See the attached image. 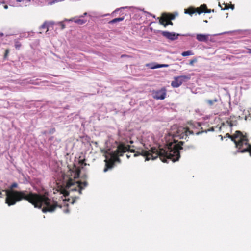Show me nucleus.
<instances>
[{"label":"nucleus","mask_w":251,"mask_h":251,"mask_svg":"<svg viewBox=\"0 0 251 251\" xmlns=\"http://www.w3.org/2000/svg\"><path fill=\"white\" fill-rule=\"evenodd\" d=\"M128 7H122L119 8H117L115 10H114L111 14L112 17H116L117 16V13L120 12L119 13L121 12L122 9H124L126 8H127Z\"/></svg>","instance_id":"nucleus-18"},{"label":"nucleus","mask_w":251,"mask_h":251,"mask_svg":"<svg viewBox=\"0 0 251 251\" xmlns=\"http://www.w3.org/2000/svg\"><path fill=\"white\" fill-rule=\"evenodd\" d=\"M146 66L148 67L151 69H155L157 68H160L162 67H168L169 65L168 64H159L156 63H151L146 64Z\"/></svg>","instance_id":"nucleus-11"},{"label":"nucleus","mask_w":251,"mask_h":251,"mask_svg":"<svg viewBox=\"0 0 251 251\" xmlns=\"http://www.w3.org/2000/svg\"><path fill=\"white\" fill-rule=\"evenodd\" d=\"M124 19H125V16H122L121 17H118V18H115L112 19V20L108 22V24L112 25V24H114L116 23L117 22H119L122 21Z\"/></svg>","instance_id":"nucleus-15"},{"label":"nucleus","mask_w":251,"mask_h":251,"mask_svg":"<svg viewBox=\"0 0 251 251\" xmlns=\"http://www.w3.org/2000/svg\"><path fill=\"white\" fill-rule=\"evenodd\" d=\"M184 13L185 14H189L191 16L192 15V14H194L195 13V7H189V8L184 9Z\"/></svg>","instance_id":"nucleus-16"},{"label":"nucleus","mask_w":251,"mask_h":251,"mask_svg":"<svg viewBox=\"0 0 251 251\" xmlns=\"http://www.w3.org/2000/svg\"><path fill=\"white\" fill-rule=\"evenodd\" d=\"M204 22H205V23H207V22H208V21L206 20H204Z\"/></svg>","instance_id":"nucleus-55"},{"label":"nucleus","mask_w":251,"mask_h":251,"mask_svg":"<svg viewBox=\"0 0 251 251\" xmlns=\"http://www.w3.org/2000/svg\"><path fill=\"white\" fill-rule=\"evenodd\" d=\"M159 19V23L160 25L164 26V27H166L168 25V20H164V18H163V16L162 15L161 17L158 18Z\"/></svg>","instance_id":"nucleus-17"},{"label":"nucleus","mask_w":251,"mask_h":251,"mask_svg":"<svg viewBox=\"0 0 251 251\" xmlns=\"http://www.w3.org/2000/svg\"><path fill=\"white\" fill-rule=\"evenodd\" d=\"M211 12V9H209L207 8V9H206V10H204V13H209Z\"/></svg>","instance_id":"nucleus-35"},{"label":"nucleus","mask_w":251,"mask_h":251,"mask_svg":"<svg viewBox=\"0 0 251 251\" xmlns=\"http://www.w3.org/2000/svg\"><path fill=\"white\" fill-rule=\"evenodd\" d=\"M54 24V22L53 21L48 22V25H49V27L50 26H52Z\"/></svg>","instance_id":"nucleus-32"},{"label":"nucleus","mask_w":251,"mask_h":251,"mask_svg":"<svg viewBox=\"0 0 251 251\" xmlns=\"http://www.w3.org/2000/svg\"><path fill=\"white\" fill-rule=\"evenodd\" d=\"M126 157L127 158H129L130 157V156L128 154H126Z\"/></svg>","instance_id":"nucleus-50"},{"label":"nucleus","mask_w":251,"mask_h":251,"mask_svg":"<svg viewBox=\"0 0 251 251\" xmlns=\"http://www.w3.org/2000/svg\"><path fill=\"white\" fill-rule=\"evenodd\" d=\"M88 185L87 181L81 182L76 181L75 179H72L70 177L66 182L65 188H62L60 189L61 193L63 194L65 197L69 195V191L78 190L79 193H82V190Z\"/></svg>","instance_id":"nucleus-4"},{"label":"nucleus","mask_w":251,"mask_h":251,"mask_svg":"<svg viewBox=\"0 0 251 251\" xmlns=\"http://www.w3.org/2000/svg\"><path fill=\"white\" fill-rule=\"evenodd\" d=\"M223 33H220V34H215L214 35V36H216V35H222L223 34Z\"/></svg>","instance_id":"nucleus-51"},{"label":"nucleus","mask_w":251,"mask_h":251,"mask_svg":"<svg viewBox=\"0 0 251 251\" xmlns=\"http://www.w3.org/2000/svg\"><path fill=\"white\" fill-rule=\"evenodd\" d=\"M220 136H221L222 140H223V137L221 135H220Z\"/></svg>","instance_id":"nucleus-59"},{"label":"nucleus","mask_w":251,"mask_h":251,"mask_svg":"<svg viewBox=\"0 0 251 251\" xmlns=\"http://www.w3.org/2000/svg\"><path fill=\"white\" fill-rule=\"evenodd\" d=\"M138 155H137V154H134L133 155L134 157H136V156H138Z\"/></svg>","instance_id":"nucleus-52"},{"label":"nucleus","mask_w":251,"mask_h":251,"mask_svg":"<svg viewBox=\"0 0 251 251\" xmlns=\"http://www.w3.org/2000/svg\"><path fill=\"white\" fill-rule=\"evenodd\" d=\"M74 18H72L70 19H65L64 21H74L75 23L78 24L79 25H82L86 22V20L81 19H77L74 20Z\"/></svg>","instance_id":"nucleus-13"},{"label":"nucleus","mask_w":251,"mask_h":251,"mask_svg":"<svg viewBox=\"0 0 251 251\" xmlns=\"http://www.w3.org/2000/svg\"><path fill=\"white\" fill-rule=\"evenodd\" d=\"M25 0H17V2H22V1H24Z\"/></svg>","instance_id":"nucleus-49"},{"label":"nucleus","mask_w":251,"mask_h":251,"mask_svg":"<svg viewBox=\"0 0 251 251\" xmlns=\"http://www.w3.org/2000/svg\"><path fill=\"white\" fill-rule=\"evenodd\" d=\"M174 142H175V143H176V140H174Z\"/></svg>","instance_id":"nucleus-60"},{"label":"nucleus","mask_w":251,"mask_h":251,"mask_svg":"<svg viewBox=\"0 0 251 251\" xmlns=\"http://www.w3.org/2000/svg\"><path fill=\"white\" fill-rule=\"evenodd\" d=\"M72 173H80V171H79V172H72Z\"/></svg>","instance_id":"nucleus-53"},{"label":"nucleus","mask_w":251,"mask_h":251,"mask_svg":"<svg viewBox=\"0 0 251 251\" xmlns=\"http://www.w3.org/2000/svg\"><path fill=\"white\" fill-rule=\"evenodd\" d=\"M28 82L29 83H30V84H35V85H37V84H38V83H37V82H36L35 81V80H31H31H30Z\"/></svg>","instance_id":"nucleus-33"},{"label":"nucleus","mask_w":251,"mask_h":251,"mask_svg":"<svg viewBox=\"0 0 251 251\" xmlns=\"http://www.w3.org/2000/svg\"><path fill=\"white\" fill-rule=\"evenodd\" d=\"M27 2H30L31 0H26Z\"/></svg>","instance_id":"nucleus-56"},{"label":"nucleus","mask_w":251,"mask_h":251,"mask_svg":"<svg viewBox=\"0 0 251 251\" xmlns=\"http://www.w3.org/2000/svg\"><path fill=\"white\" fill-rule=\"evenodd\" d=\"M55 129L54 128H53L50 131V133L53 134L55 132Z\"/></svg>","instance_id":"nucleus-37"},{"label":"nucleus","mask_w":251,"mask_h":251,"mask_svg":"<svg viewBox=\"0 0 251 251\" xmlns=\"http://www.w3.org/2000/svg\"><path fill=\"white\" fill-rule=\"evenodd\" d=\"M226 123L228 124L231 127L234 126V124L231 122H229V121H227Z\"/></svg>","instance_id":"nucleus-34"},{"label":"nucleus","mask_w":251,"mask_h":251,"mask_svg":"<svg viewBox=\"0 0 251 251\" xmlns=\"http://www.w3.org/2000/svg\"><path fill=\"white\" fill-rule=\"evenodd\" d=\"M153 98L156 100H164L166 95V90L165 88H162L160 90L153 91L152 93Z\"/></svg>","instance_id":"nucleus-8"},{"label":"nucleus","mask_w":251,"mask_h":251,"mask_svg":"<svg viewBox=\"0 0 251 251\" xmlns=\"http://www.w3.org/2000/svg\"><path fill=\"white\" fill-rule=\"evenodd\" d=\"M232 122L234 124V125H236V124L237 123V121L236 120H235L234 121H232Z\"/></svg>","instance_id":"nucleus-42"},{"label":"nucleus","mask_w":251,"mask_h":251,"mask_svg":"<svg viewBox=\"0 0 251 251\" xmlns=\"http://www.w3.org/2000/svg\"><path fill=\"white\" fill-rule=\"evenodd\" d=\"M4 36V34L2 32H0V37H3Z\"/></svg>","instance_id":"nucleus-46"},{"label":"nucleus","mask_w":251,"mask_h":251,"mask_svg":"<svg viewBox=\"0 0 251 251\" xmlns=\"http://www.w3.org/2000/svg\"><path fill=\"white\" fill-rule=\"evenodd\" d=\"M197 58H194L190 61L189 64L190 65L193 66L194 65V63L197 62Z\"/></svg>","instance_id":"nucleus-28"},{"label":"nucleus","mask_w":251,"mask_h":251,"mask_svg":"<svg viewBox=\"0 0 251 251\" xmlns=\"http://www.w3.org/2000/svg\"><path fill=\"white\" fill-rule=\"evenodd\" d=\"M224 4L225 5V7H224V8H222V7L221 6L220 3L219 4V6L221 7V9L222 10H228V9H229V7L228 4L226 3V4Z\"/></svg>","instance_id":"nucleus-27"},{"label":"nucleus","mask_w":251,"mask_h":251,"mask_svg":"<svg viewBox=\"0 0 251 251\" xmlns=\"http://www.w3.org/2000/svg\"><path fill=\"white\" fill-rule=\"evenodd\" d=\"M79 165H80V167L83 169L84 167V166H86L87 164L85 162V159H79L78 161Z\"/></svg>","instance_id":"nucleus-21"},{"label":"nucleus","mask_w":251,"mask_h":251,"mask_svg":"<svg viewBox=\"0 0 251 251\" xmlns=\"http://www.w3.org/2000/svg\"><path fill=\"white\" fill-rule=\"evenodd\" d=\"M195 13H197L198 14H201L204 13V10H201L200 7L195 8Z\"/></svg>","instance_id":"nucleus-25"},{"label":"nucleus","mask_w":251,"mask_h":251,"mask_svg":"<svg viewBox=\"0 0 251 251\" xmlns=\"http://www.w3.org/2000/svg\"><path fill=\"white\" fill-rule=\"evenodd\" d=\"M92 143H94L95 144H97V142H92Z\"/></svg>","instance_id":"nucleus-54"},{"label":"nucleus","mask_w":251,"mask_h":251,"mask_svg":"<svg viewBox=\"0 0 251 251\" xmlns=\"http://www.w3.org/2000/svg\"><path fill=\"white\" fill-rule=\"evenodd\" d=\"M247 145L248 146V147L247 148L244 149L243 150H240V149H239L237 151V152L241 153L249 152L250 153V155L251 156V145H250L249 143L248 144H247Z\"/></svg>","instance_id":"nucleus-14"},{"label":"nucleus","mask_w":251,"mask_h":251,"mask_svg":"<svg viewBox=\"0 0 251 251\" xmlns=\"http://www.w3.org/2000/svg\"><path fill=\"white\" fill-rule=\"evenodd\" d=\"M58 25L61 26V29H64L66 27L65 25L63 23V22H59L58 23Z\"/></svg>","instance_id":"nucleus-31"},{"label":"nucleus","mask_w":251,"mask_h":251,"mask_svg":"<svg viewBox=\"0 0 251 251\" xmlns=\"http://www.w3.org/2000/svg\"><path fill=\"white\" fill-rule=\"evenodd\" d=\"M55 173H64V172L62 170H61L60 171H56Z\"/></svg>","instance_id":"nucleus-47"},{"label":"nucleus","mask_w":251,"mask_h":251,"mask_svg":"<svg viewBox=\"0 0 251 251\" xmlns=\"http://www.w3.org/2000/svg\"><path fill=\"white\" fill-rule=\"evenodd\" d=\"M214 131V128L213 127H212L208 129L207 130H205L204 131L202 130L201 131H198L196 133V134L198 135L201 134L203 132L207 133L208 131Z\"/></svg>","instance_id":"nucleus-22"},{"label":"nucleus","mask_w":251,"mask_h":251,"mask_svg":"<svg viewBox=\"0 0 251 251\" xmlns=\"http://www.w3.org/2000/svg\"><path fill=\"white\" fill-rule=\"evenodd\" d=\"M230 8L232 9V10L234 8V5H231V7H229Z\"/></svg>","instance_id":"nucleus-44"},{"label":"nucleus","mask_w":251,"mask_h":251,"mask_svg":"<svg viewBox=\"0 0 251 251\" xmlns=\"http://www.w3.org/2000/svg\"><path fill=\"white\" fill-rule=\"evenodd\" d=\"M199 7L201 10H206L207 9V5L205 4L201 5Z\"/></svg>","instance_id":"nucleus-30"},{"label":"nucleus","mask_w":251,"mask_h":251,"mask_svg":"<svg viewBox=\"0 0 251 251\" xmlns=\"http://www.w3.org/2000/svg\"><path fill=\"white\" fill-rule=\"evenodd\" d=\"M181 55L183 56H187L193 55V53L191 50H188V51L183 52L181 53Z\"/></svg>","instance_id":"nucleus-23"},{"label":"nucleus","mask_w":251,"mask_h":251,"mask_svg":"<svg viewBox=\"0 0 251 251\" xmlns=\"http://www.w3.org/2000/svg\"><path fill=\"white\" fill-rule=\"evenodd\" d=\"M8 53H9V50L8 49H7L5 50V54H4V58H5L6 57V56L8 55Z\"/></svg>","instance_id":"nucleus-36"},{"label":"nucleus","mask_w":251,"mask_h":251,"mask_svg":"<svg viewBox=\"0 0 251 251\" xmlns=\"http://www.w3.org/2000/svg\"><path fill=\"white\" fill-rule=\"evenodd\" d=\"M168 21H169L168 22V25H173V23L171 21V20H168Z\"/></svg>","instance_id":"nucleus-38"},{"label":"nucleus","mask_w":251,"mask_h":251,"mask_svg":"<svg viewBox=\"0 0 251 251\" xmlns=\"http://www.w3.org/2000/svg\"><path fill=\"white\" fill-rule=\"evenodd\" d=\"M129 146H126L123 143L115 141L113 145V148L108 149L106 153L110 156V159L106 162L105 167L104 169V172H107L109 169H112L115 165L116 163H120L121 160L120 156L124 155L129 149Z\"/></svg>","instance_id":"nucleus-2"},{"label":"nucleus","mask_w":251,"mask_h":251,"mask_svg":"<svg viewBox=\"0 0 251 251\" xmlns=\"http://www.w3.org/2000/svg\"><path fill=\"white\" fill-rule=\"evenodd\" d=\"M218 101V100L217 98H215L213 100H205L206 102L210 106H212L214 102H217Z\"/></svg>","instance_id":"nucleus-20"},{"label":"nucleus","mask_w":251,"mask_h":251,"mask_svg":"<svg viewBox=\"0 0 251 251\" xmlns=\"http://www.w3.org/2000/svg\"><path fill=\"white\" fill-rule=\"evenodd\" d=\"M226 136L230 139H231V141H233L234 143H236V140L233 139L232 135H231L229 133H226Z\"/></svg>","instance_id":"nucleus-29"},{"label":"nucleus","mask_w":251,"mask_h":251,"mask_svg":"<svg viewBox=\"0 0 251 251\" xmlns=\"http://www.w3.org/2000/svg\"><path fill=\"white\" fill-rule=\"evenodd\" d=\"M64 212L66 213H68L69 212V210L68 208H67L65 210H64Z\"/></svg>","instance_id":"nucleus-40"},{"label":"nucleus","mask_w":251,"mask_h":251,"mask_svg":"<svg viewBox=\"0 0 251 251\" xmlns=\"http://www.w3.org/2000/svg\"><path fill=\"white\" fill-rule=\"evenodd\" d=\"M79 175H80V174H78V173L75 174V176H74V178H75L76 177H78L79 176Z\"/></svg>","instance_id":"nucleus-39"},{"label":"nucleus","mask_w":251,"mask_h":251,"mask_svg":"<svg viewBox=\"0 0 251 251\" xmlns=\"http://www.w3.org/2000/svg\"><path fill=\"white\" fill-rule=\"evenodd\" d=\"M75 201V199H73L72 201L71 202L72 204H74Z\"/></svg>","instance_id":"nucleus-45"},{"label":"nucleus","mask_w":251,"mask_h":251,"mask_svg":"<svg viewBox=\"0 0 251 251\" xmlns=\"http://www.w3.org/2000/svg\"><path fill=\"white\" fill-rule=\"evenodd\" d=\"M208 34H197L196 39L200 42H207L208 41Z\"/></svg>","instance_id":"nucleus-12"},{"label":"nucleus","mask_w":251,"mask_h":251,"mask_svg":"<svg viewBox=\"0 0 251 251\" xmlns=\"http://www.w3.org/2000/svg\"><path fill=\"white\" fill-rule=\"evenodd\" d=\"M4 8L5 9H7L8 8V5H4Z\"/></svg>","instance_id":"nucleus-48"},{"label":"nucleus","mask_w":251,"mask_h":251,"mask_svg":"<svg viewBox=\"0 0 251 251\" xmlns=\"http://www.w3.org/2000/svg\"><path fill=\"white\" fill-rule=\"evenodd\" d=\"M248 53H251V49H248Z\"/></svg>","instance_id":"nucleus-43"},{"label":"nucleus","mask_w":251,"mask_h":251,"mask_svg":"<svg viewBox=\"0 0 251 251\" xmlns=\"http://www.w3.org/2000/svg\"><path fill=\"white\" fill-rule=\"evenodd\" d=\"M233 136L232 139L235 140L236 138H237L238 137H240V140L238 141H236V143H235L236 147H238V146H240V147L239 149H240L241 147H242L243 145L244 142L245 145L248 144L249 140L247 138V137L245 135H244L242 133V132L239 130H237L235 132V133L232 135Z\"/></svg>","instance_id":"nucleus-6"},{"label":"nucleus","mask_w":251,"mask_h":251,"mask_svg":"<svg viewBox=\"0 0 251 251\" xmlns=\"http://www.w3.org/2000/svg\"><path fill=\"white\" fill-rule=\"evenodd\" d=\"M190 126L194 128H197L201 126V124L199 122H192L189 123Z\"/></svg>","instance_id":"nucleus-19"},{"label":"nucleus","mask_w":251,"mask_h":251,"mask_svg":"<svg viewBox=\"0 0 251 251\" xmlns=\"http://www.w3.org/2000/svg\"><path fill=\"white\" fill-rule=\"evenodd\" d=\"M211 12H214V9H212V10H211Z\"/></svg>","instance_id":"nucleus-57"},{"label":"nucleus","mask_w":251,"mask_h":251,"mask_svg":"<svg viewBox=\"0 0 251 251\" xmlns=\"http://www.w3.org/2000/svg\"><path fill=\"white\" fill-rule=\"evenodd\" d=\"M155 33H160L162 36L166 38L167 39L170 40L171 41H174L178 39L179 36H190V37H194V34H190L188 33L186 34H180L179 33H176L175 32H170L168 31H161V30H156L154 31Z\"/></svg>","instance_id":"nucleus-5"},{"label":"nucleus","mask_w":251,"mask_h":251,"mask_svg":"<svg viewBox=\"0 0 251 251\" xmlns=\"http://www.w3.org/2000/svg\"><path fill=\"white\" fill-rule=\"evenodd\" d=\"M184 131L180 133V130H178L177 133L174 135V137H178L179 139L186 138L188 134H194V132L192 130H190L188 128L187 129H183Z\"/></svg>","instance_id":"nucleus-9"},{"label":"nucleus","mask_w":251,"mask_h":251,"mask_svg":"<svg viewBox=\"0 0 251 251\" xmlns=\"http://www.w3.org/2000/svg\"><path fill=\"white\" fill-rule=\"evenodd\" d=\"M87 15V12H85L83 15H81L79 17H83L84 16H86Z\"/></svg>","instance_id":"nucleus-41"},{"label":"nucleus","mask_w":251,"mask_h":251,"mask_svg":"<svg viewBox=\"0 0 251 251\" xmlns=\"http://www.w3.org/2000/svg\"><path fill=\"white\" fill-rule=\"evenodd\" d=\"M191 78V75H180L174 77V80L172 81L171 86L174 88L180 86L183 82H187Z\"/></svg>","instance_id":"nucleus-7"},{"label":"nucleus","mask_w":251,"mask_h":251,"mask_svg":"<svg viewBox=\"0 0 251 251\" xmlns=\"http://www.w3.org/2000/svg\"><path fill=\"white\" fill-rule=\"evenodd\" d=\"M162 15L165 20H173L175 19L176 16L178 15V13L176 12L174 13H163Z\"/></svg>","instance_id":"nucleus-10"},{"label":"nucleus","mask_w":251,"mask_h":251,"mask_svg":"<svg viewBox=\"0 0 251 251\" xmlns=\"http://www.w3.org/2000/svg\"><path fill=\"white\" fill-rule=\"evenodd\" d=\"M18 187L16 183H13L10 189L6 191L5 203L8 206L15 204L22 200L31 203L35 208H42L44 213L53 212L58 207H61L56 201L49 199L45 195L33 193L30 191H17L13 190Z\"/></svg>","instance_id":"nucleus-1"},{"label":"nucleus","mask_w":251,"mask_h":251,"mask_svg":"<svg viewBox=\"0 0 251 251\" xmlns=\"http://www.w3.org/2000/svg\"><path fill=\"white\" fill-rule=\"evenodd\" d=\"M21 46V44L18 41H15V47L16 49L19 50Z\"/></svg>","instance_id":"nucleus-26"},{"label":"nucleus","mask_w":251,"mask_h":251,"mask_svg":"<svg viewBox=\"0 0 251 251\" xmlns=\"http://www.w3.org/2000/svg\"><path fill=\"white\" fill-rule=\"evenodd\" d=\"M47 29V31L49 30V25H48V21H45L44 23L41 25L40 27V29Z\"/></svg>","instance_id":"nucleus-24"},{"label":"nucleus","mask_w":251,"mask_h":251,"mask_svg":"<svg viewBox=\"0 0 251 251\" xmlns=\"http://www.w3.org/2000/svg\"><path fill=\"white\" fill-rule=\"evenodd\" d=\"M152 17H153V18H155V15H153V16H152Z\"/></svg>","instance_id":"nucleus-58"},{"label":"nucleus","mask_w":251,"mask_h":251,"mask_svg":"<svg viewBox=\"0 0 251 251\" xmlns=\"http://www.w3.org/2000/svg\"><path fill=\"white\" fill-rule=\"evenodd\" d=\"M184 142L183 141L178 142V143L173 147H170L167 151H164L161 155L160 158L164 162H168L167 160H171L173 162L178 161L180 157V151L187 149H194L195 146L193 145L183 146Z\"/></svg>","instance_id":"nucleus-3"}]
</instances>
